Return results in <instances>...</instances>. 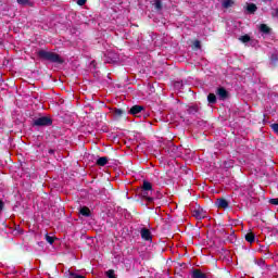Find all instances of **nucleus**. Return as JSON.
Instances as JSON below:
<instances>
[{
  "label": "nucleus",
  "mask_w": 278,
  "mask_h": 278,
  "mask_svg": "<svg viewBox=\"0 0 278 278\" xmlns=\"http://www.w3.org/2000/svg\"><path fill=\"white\" fill-rule=\"evenodd\" d=\"M207 102H208L211 105L216 104V94H214V93H208V96H207Z\"/></svg>",
  "instance_id": "dca6fc26"
},
{
  "label": "nucleus",
  "mask_w": 278,
  "mask_h": 278,
  "mask_svg": "<svg viewBox=\"0 0 278 278\" xmlns=\"http://www.w3.org/2000/svg\"><path fill=\"white\" fill-rule=\"evenodd\" d=\"M88 0H77V5H86Z\"/></svg>",
  "instance_id": "7c9ffc66"
},
{
  "label": "nucleus",
  "mask_w": 278,
  "mask_h": 278,
  "mask_svg": "<svg viewBox=\"0 0 278 278\" xmlns=\"http://www.w3.org/2000/svg\"><path fill=\"white\" fill-rule=\"evenodd\" d=\"M271 16H273L274 18H278V8L275 9V12L271 13Z\"/></svg>",
  "instance_id": "2f4dec72"
},
{
  "label": "nucleus",
  "mask_w": 278,
  "mask_h": 278,
  "mask_svg": "<svg viewBox=\"0 0 278 278\" xmlns=\"http://www.w3.org/2000/svg\"><path fill=\"white\" fill-rule=\"evenodd\" d=\"M70 278H86V277L83 275L70 271Z\"/></svg>",
  "instance_id": "b1692460"
},
{
  "label": "nucleus",
  "mask_w": 278,
  "mask_h": 278,
  "mask_svg": "<svg viewBox=\"0 0 278 278\" xmlns=\"http://www.w3.org/2000/svg\"><path fill=\"white\" fill-rule=\"evenodd\" d=\"M271 64H274V66H277V62H278V55L277 54H271Z\"/></svg>",
  "instance_id": "4be33fe9"
},
{
  "label": "nucleus",
  "mask_w": 278,
  "mask_h": 278,
  "mask_svg": "<svg viewBox=\"0 0 278 278\" xmlns=\"http://www.w3.org/2000/svg\"><path fill=\"white\" fill-rule=\"evenodd\" d=\"M141 197L142 199H146V201L148 203H153V201H155V197L153 195V193L151 194V191H147L144 189H141Z\"/></svg>",
  "instance_id": "39448f33"
},
{
  "label": "nucleus",
  "mask_w": 278,
  "mask_h": 278,
  "mask_svg": "<svg viewBox=\"0 0 278 278\" xmlns=\"http://www.w3.org/2000/svg\"><path fill=\"white\" fill-rule=\"evenodd\" d=\"M141 190H146L151 192V194H153V185L151 182H149V180H143Z\"/></svg>",
  "instance_id": "9d476101"
},
{
  "label": "nucleus",
  "mask_w": 278,
  "mask_h": 278,
  "mask_svg": "<svg viewBox=\"0 0 278 278\" xmlns=\"http://www.w3.org/2000/svg\"><path fill=\"white\" fill-rule=\"evenodd\" d=\"M110 162V159L108 156H101L97 160L96 164L97 166H105Z\"/></svg>",
  "instance_id": "9b49d317"
},
{
  "label": "nucleus",
  "mask_w": 278,
  "mask_h": 278,
  "mask_svg": "<svg viewBox=\"0 0 278 278\" xmlns=\"http://www.w3.org/2000/svg\"><path fill=\"white\" fill-rule=\"evenodd\" d=\"M222 5L223 8H225V10H228V8H231L233 5V0H224Z\"/></svg>",
  "instance_id": "a211bd4d"
},
{
  "label": "nucleus",
  "mask_w": 278,
  "mask_h": 278,
  "mask_svg": "<svg viewBox=\"0 0 278 278\" xmlns=\"http://www.w3.org/2000/svg\"><path fill=\"white\" fill-rule=\"evenodd\" d=\"M192 278H208L207 274L202 273L201 269H193L192 274H191Z\"/></svg>",
  "instance_id": "1a4fd4ad"
},
{
  "label": "nucleus",
  "mask_w": 278,
  "mask_h": 278,
  "mask_svg": "<svg viewBox=\"0 0 278 278\" xmlns=\"http://www.w3.org/2000/svg\"><path fill=\"white\" fill-rule=\"evenodd\" d=\"M193 216H195V218H198L199 220H203V218H205V213L203 212V210L194 211Z\"/></svg>",
  "instance_id": "4468645a"
},
{
  "label": "nucleus",
  "mask_w": 278,
  "mask_h": 278,
  "mask_svg": "<svg viewBox=\"0 0 278 278\" xmlns=\"http://www.w3.org/2000/svg\"><path fill=\"white\" fill-rule=\"evenodd\" d=\"M4 207H5V203L3 202V200L0 199V214L1 212H3Z\"/></svg>",
  "instance_id": "c756f323"
},
{
  "label": "nucleus",
  "mask_w": 278,
  "mask_h": 278,
  "mask_svg": "<svg viewBox=\"0 0 278 278\" xmlns=\"http://www.w3.org/2000/svg\"><path fill=\"white\" fill-rule=\"evenodd\" d=\"M79 214L81 216H85V218H90V216H92V212H90V208L88 206H81L79 208Z\"/></svg>",
  "instance_id": "6e6552de"
},
{
  "label": "nucleus",
  "mask_w": 278,
  "mask_h": 278,
  "mask_svg": "<svg viewBox=\"0 0 278 278\" xmlns=\"http://www.w3.org/2000/svg\"><path fill=\"white\" fill-rule=\"evenodd\" d=\"M142 112H144V106L136 104L130 108L128 114H130L131 116H136L137 118H140V116H142Z\"/></svg>",
  "instance_id": "7ed1b4c3"
},
{
  "label": "nucleus",
  "mask_w": 278,
  "mask_h": 278,
  "mask_svg": "<svg viewBox=\"0 0 278 278\" xmlns=\"http://www.w3.org/2000/svg\"><path fill=\"white\" fill-rule=\"evenodd\" d=\"M271 129L275 134L278 135V123L271 124Z\"/></svg>",
  "instance_id": "bb28decb"
},
{
  "label": "nucleus",
  "mask_w": 278,
  "mask_h": 278,
  "mask_svg": "<svg viewBox=\"0 0 278 278\" xmlns=\"http://www.w3.org/2000/svg\"><path fill=\"white\" fill-rule=\"evenodd\" d=\"M247 12L248 14H254L255 12H257V5L255 3H249L247 5Z\"/></svg>",
  "instance_id": "f8f14e48"
},
{
  "label": "nucleus",
  "mask_w": 278,
  "mask_h": 278,
  "mask_svg": "<svg viewBox=\"0 0 278 278\" xmlns=\"http://www.w3.org/2000/svg\"><path fill=\"white\" fill-rule=\"evenodd\" d=\"M141 238H142V240H146L147 242H149V240H152L153 237H151V230H149L148 228H142L141 229Z\"/></svg>",
  "instance_id": "0eeeda50"
},
{
  "label": "nucleus",
  "mask_w": 278,
  "mask_h": 278,
  "mask_svg": "<svg viewBox=\"0 0 278 278\" xmlns=\"http://www.w3.org/2000/svg\"><path fill=\"white\" fill-rule=\"evenodd\" d=\"M37 56L39 60H45L46 62H51L52 64H64L62 56L55 52L39 50L37 52Z\"/></svg>",
  "instance_id": "f257e3e1"
},
{
  "label": "nucleus",
  "mask_w": 278,
  "mask_h": 278,
  "mask_svg": "<svg viewBox=\"0 0 278 278\" xmlns=\"http://www.w3.org/2000/svg\"><path fill=\"white\" fill-rule=\"evenodd\" d=\"M154 199H162V193L160 191H153Z\"/></svg>",
  "instance_id": "cd10ccee"
},
{
  "label": "nucleus",
  "mask_w": 278,
  "mask_h": 278,
  "mask_svg": "<svg viewBox=\"0 0 278 278\" xmlns=\"http://www.w3.org/2000/svg\"><path fill=\"white\" fill-rule=\"evenodd\" d=\"M215 205L219 208V210H227V207H229V202L224 199V198H219L215 201Z\"/></svg>",
  "instance_id": "423d86ee"
},
{
  "label": "nucleus",
  "mask_w": 278,
  "mask_h": 278,
  "mask_svg": "<svg viewBox=\"0 0 278 278\" xmlns=\"http://www.w3.org/2000/svg\"><path fill=\"white\" fill-rule=\"evenodd\" d=\"M245 241L249 242L250 244H253V242H255V233L248 232L245 235Z\"/></svg>",
  "instance_id": "ddd939ff"
},
{
  "label": "nucleus",
  "mask_w": 278,
  "mask_h": 278,
  "mask_svg": "<svg viewBox=\"0 0 278 278\" xmlns=\"http://www.w3.org/2000/svg\"><path fill=\"white\" fill-rule=\"evenodd\" d=\"M53 119L50 116H41L33 121V127H51Z\"/></svg>",
  "instance_id": "f03ea898"
},
{
  "label": "nucleus",
  "mask_w": 278,
  "mask_h": 278,
  "mask_svg": "<svg viewBox=\"0 0 278 278\" xmlns=\"http://www.w3.org/2000/svg\"><path fill=\"white\" fill-rule=\"evenodd\" d=\"M264 249H265V251H268V248L262 247V251H264Z\"/></svg>",
  "instance_id": "72a5a7b5"
},
{
  "label": "nucleus",
  "mask_w": 278,
  "mask_h": 278,
  "mask_svg": "<svg viewBox=\"0 0 278 278\" xmlns=\"http://www.w3.org/2000/svg\"><path fill=\"white\" fill-rule=\"evenodd\" d=\"M154 10H156V12H160L163 8V4H162V0H154Z\"/></svg>",
  "instance_id": "f3484780"
},
{
  "label": "nucleus",
  "mask_w": 278,
  "mask_h": 278,
  "mask_svg": "<svg viewBox=\"0 0 278 278\" xmlns=\"http://www.w3.org/2000/svg\"><path fill=\"white\" fill-rule=\"evenodd\" d=\"M264 249H265V251H268V248L262 247V251H264Z\"/></svg>",
  "instance_id": "f704fd0d"
},
{
  "label": "nucleus",
  "mask_w": 278,
  "mask_h": 278,
  "mask_svg": "<svg viewBox=\"0 0 278 278\" xmlns=\"http://www.w3.org/2000/svg\"><path fill=\"white\" fill-rule=\"evenodd\" d=\"M269 203H270L271 205H278V198L270 199V200H269Z\"/></svg>",
  "instance_id": "c85d7f7f"
},
{
  "label": "nucleus",
  "mask_w": 278,
  "mask_h": 278,
  "mask_svg": "<svg viewBox=\"0 0 278 278\" xmlns=\"http://www.w3.org/2000/svg\"><path fill=\"white\" fill-rule=\"evenodd\" d=\"M239 40L243 43H247V42H251V36L249 35H243L241 37H239Z\"/></svg>",
  "instance_id": "6ab92c4d"
},
{
  "label": "nucleus",
  "mask_w": 278,
  "mask_h": 278,
  "mask_svg": "<svg viewBox=\"0 0 278 278\" xmlns=\"http://www.w3.org/2000/svg\"><path fill=\"white\" fill-rule=\"evenodd\" d=\"M20 5H29V0H16Z\"/></svg>",
  "instance_id": "a878e982"
},
{
  "label": "nucleus",
  "mask_w": 278,
  "mask_h": 278,
  "mask_svg": "<svg viewBox=\"0 0 278 278\" xmlns=\"http://www.w3.org/2000/svg\"><path fill=\"white\" fill-rule=\"evenodd\" d=\"M46 241L48 244H53L55 242V238L49 236L48 233L46 235Z\"/></svg>",
  "instance_id": "aec40b11"
},
{
  "label": "nucleus",
  "mask_w": 278,
  "mask_h": 278,
  "mask_svg": "<svg viewBox=\"0 0 278 278\" xmlns=\"http://www.w3.org/2000/svg\"><path fill=\"white\" fill-rule=\"evenodd\" d=\"M106 277L108 278H116V275L114 274V269H109L106 271Z\"/></svg>",
  "instance_id": "5701e85b"
},
{
  "label": "nucleus",
  "mask_w": 278,
  "mask_h": 278,
  "mask_svg": "<svg viewBox=\"0 0 278 278\" xmlns=\"http://www.w3.org/2000/svg\"><path fill=\"white\" fill-rule=\"evenodd\" d=\"M193 49H201V41L199 39L193 41Z\"/></svg>",
  "instance_id": "393cba45"
},
{
  "label": "nucleus",
  "mask_w": 278,
  "mask_h": 278,
  "mask_svg": "<svg viewBox=\"0 0 278 278\" xmlns=\"http://www.w3.org/2000/svg\"><path fill=\"white\" fill-rule=\"evenodd\" d=\"M114 114L121 118V116L125 114V111H123L122 109H115Z\"/></svg>",
  "instance_id": "412c9836"
},
{
  "label": "nucleus",
  "mask_w": 278,
  "mask_h": 278,
  "mask_svg": "<svg viewBox=\"0 0 278 278\" xmlns=\"http://www.w3.org/2000/svg\"><path fill=\"white\" fill-rule=\"evenodd\" d=\"M48 153H49L50 155H53V153H55V150L50 149V150L48 151Z\"/></svg>",
  "instance_id": "473e14b6"
},
{
  "label": "nucleus",
  "mask_w": 278,
  "mask_h": 278,
  "mask_svg": "<svg viewBox=\"0 0 278 278\" xmlns=\"http://www.w3.org/2000/svg\"><path fill=\"white\" fill-rule=\"evenodd\" d=\"M260 31H262V34H270V27H268L266 24H261Z\"/></svg>",
  "instance_id": "2eb2a0df"
},
{
  "label": "nucleus",
  "mask_w": 278,
  "mask_h": 278,
  "mask_svg": "<svg viewBox=\"0 0 278 278\" xmlns=\"http://www.w3.org/2000/svg\"><path fill=\"white\" fill-rule=\"evenodd\" d=\"M216 94L219 97L220 101H227L229 99V91L225 87H218L216 89Z\"/></svg>",
  "instance_id": "20e7f679"
}]
</instances>
